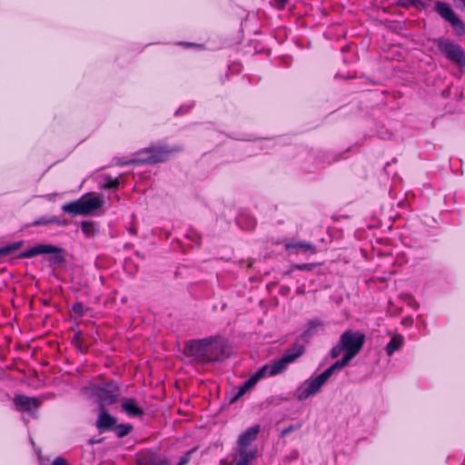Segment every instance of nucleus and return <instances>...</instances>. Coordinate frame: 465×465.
<instances>
[{
	"instance_id": "nucleus-1",
	"label": "nucleus",
	"mask_w": 465,
	"mask_h": 465,
	"mask_svg": "<svg viewBox=\"0 0 465 465\" xmlns=\"http://www.w3.org/2000/svg\"><path fill=\"white\" fill-rule=\"evenodd\" d=\"M183 353L199 363L220 361L223 359V346L219 336H210L188 341L184 345Z\"/></svg>"
},
{
	"instance_id": "nucleus-2",
	"label": "nucleus",
	"mask_w": 465,
	"mask_h": 465,
	"mask_svg": "<svg viewBox=\"0 0 465 465\" xmlns=\"http://www.w3.org/2000/svg\"><path fill=\"white\" fill-rule=\"evenodd\" d=\"M181 151L182 147L179 145H174L172 147H169L166 144L151 145L147 148H144L137 152L135 154V158L132 159L127 163H124V164H152L160 162H164L168 160L172 154L179 153Z\"/></svg>"
},
{
	"instance_id": "nucleus-3",
	"label": "nucleus",
	"mask_w": 465,
	"mask_h": 465,
	"mask_svg": "<svg viewBox=\"0 0 465 465\" xmlns=\"http://www.w3.org/2000/svg\"><path fill=\"white\" fill-rule=\"evenodd\" d=\"M365 341V335L351 330L344 331L339 342L331 350L332 359L338 358L342 351L351 358H354L361 350Z\"/></svg>"
},
{
	"instance_id": "nucleus-4",
	"label": "nucleus",
	"mask_w": 465,
	"mask_h": 465,
	"mask_svg": "<svg viewBox=\"0 0 465 465\" xmlns=\"http://www.w3.org/2000/svg\"><path fill=\"white\" fill-rule=\"evenodd\" d=\"M260 430V425L256 424L239 435L237 440L239 459L235 460L232 465H250L251 461L255 459L257 450L249 447L257 439Z\"/></svg>"
},
{
	"instance_id": "nucleus-5",
	"label": "nucleus",
	"mask_w": 465,
	"mask_h": 465,
	"mask_svg": "<svg viewBox=\"0 0 465 465\" xmlns=\"http://www.w3.org/2000/svg\"><path fill=\"white\" fill-rule=\"evenodd\" d=\"M91 396L99 405V409L114 404L120 397V387L116 381H110L90 387Z\"/></svg>"
},
{
	"instance_id": "nucleus-6",
	"label": "nucleus",
	"mask_w": 465,
	"mask_h": 465,
	"mask_svg": "<svg viewBox=\"0 0 465 465\" xmlns=\"http://www.w3.org/2000/svg\"><path fill=\"white\" fill-rule=\"evenodd\" d=\"M433 10L442 20L450 24L456 35L461 36L465 35V23L449 3L438 0L434 4Z\"/></svg>"
},
{
	"instance_id": "nucleus-7",
	"label": "nucleus",
	"mask_w": 465,
	"mask_h": 465,
	"mask_svg": "<svg viewBox=\"0 0 465 465\" xmlns=\"http://www.w3.org/2000/svg\"><path fill=\"white\" fill-rule=\"evenodd\" d=\"M103 201L99 197H81L76 201L64 203L62 210L72 215H86L99 209Z\"/></svg>"
},
{
	"instance_id": "nucleus-8",
	"label": "nucleus",
	"mask_w": 465,
	"mask_h": 465,
	"mask_svg": "<svg viewBox=\"0 0 465 465\" xmlns=\"http://www.w3.org/2000/svg\"><path fill=\"white\" fill-rule=\"evenodd\" d=\"M435 43L439 51L446 59L456 64L464 63L465 52L461 45L451 39L444 37L437 38Z\"/></svg>"
},
{
	"instance_id": "nucleus-9",
	"label": "nucleus",
	"mask_w": 465,
	"mask_h": 465,
	"mask_svg": "<svg viewBox=\"0 0 465 465\" xmlns=\"http://www.w3.org/2000/svg\"><path fill=\"white\" fill-rule=\"evenodd\" d=\"M50 253V262L54 264L64 262L63 250L51 244H37L19 253L18 258H31L35 255Z\"/></svg>"
},
{
	"instance_id": "nucleus-10",
	"label": "nucleus",
	"mask_w": 465,
	"mask_h": 465,
	"mask_svg": "<svg viewBox=\"0 0 465 465\" xmlns=\"http://www.w3.org/2000/svg\"><path fill=\"white\" fill-rule=\"evenodd\" d=\"M328 380L329 379L323 372L315 378L306 380L298 388L297 399L299 401H304L309 397L318 393Z\"/></svg>"
},
{
	"instance_id": "nucleus-11",
	"label": "nucleus",
	"mask_w": 465,
	"mask_h": 465,
	"mask_svg": "<svg viewBox=\"0 0 465 465\" xmlns=\"http://www.w3.org/2000/svg\"><path fill=\"white\" fill-rule=\"evenodd\" d=\"M306 349L303 344L294 343L292 346L285 350L282 356L277 360L276 371L282 370L284 372L287 370L288 365L302 357Z\"/></svg>"
},
{
	"instance_id": "nucleus-12",
	"label": "nucleus",
	"mask_w": 465,
	"mask_h": 465,
	"mask_svg": "<svg viewBox=\"0 0 465 465\" xmlns=\"http://www.w3.org/2000/svg\"><path fill=\"white\" fill-rule=\"evenodd\" d=\"M16 411L20 412H31L37 409L41 401L36 397H28L25 395L16 394L13 399Z\"/></svg>"
},
{
	"instance_id": "nucleus-13",
	"label": "nucleus",
	"mask_w": 465,
	"mask_h": 465,
	"mask_svg": "<svg viewBox=\"0 0 465 465\" xmlns=\"http://www.w3.org/2000/svg\"><path fill=\"white\" fill-rule=\"evenodd\" d=\"M117 422L116 418L110 415L105 409H100L96 420V428L100 431L113 430Z\"/></svg>"
},
{
	"instance_id": "nucleus-14",
	"label": "nucleus",
	"mask_w": 465,
	"mask_h": 465,
	"mask_svg": "<svg viewBox=\"0 0 465 465\" xmlns=\"http://www.w3.org/2000/svg\"><path fill=\"white\" fill-rule=\"evenodd\" d=\"M277 360L274 361L272 364H264L260 367L252 375H251V379L255 382V384L262 379L268 376H275L283 372L282 370L276 371Z\"/></svg>"
},
{
	"instance_id": "nucleus-15",
	"label": "nucleus",
	"mask_w": 465,
	"mask_h": 465,
	"mask_svg": "<svg viewBox=\"0 0 465 465\" xmlns=\"http://www.w3.org/2000/svg\"><path fill=\"white\" fill-rule=\"evenodd\" d=\"M122 411L133 418L142 417L144 414L143 408L133 398H126L123 401Z\"/></svg>"
},
{
	"instance_id": "nucleus-16",
	"label": "nucleus",
	"mask_w": 465,
	"mask_h": 465,
	"mask_svg": "<svg viewBox=\"0 0 465 465\" xmlns=\"http://www.w3.org/2000/svg\"><path fill=\"white\" fill-rule=\"evenodd\" d=\"M286 251H292L294 253L311 252L315 253L316 248L313 244L306 242H289L285 244Z\"/></svg>"
},
{
	"instance_id": "nucleus-17",
	"label": "nucleus",
	"mask_w": 465,
	"mask_h": 465,
	"mask_svg": "<svg viewBox=\"0 0 465 465\" xmlns=\"http://www.w3.org/2000/svg\"><path fill=\"white\" fill-rule=\"evenodd\" d=\"M137 465H171L165 459L158 455L149 453L137 460Z\"/></svg>"
},
{
	"instance_id": "nucleus-18",
	"label": "nucleus",
	"mask_w": 465,
	"mask_h": 465,
	"mask_svg": "<svg viewBox=\"0 0 465 465\" xmlns=\"http://www.w3.org/2000/svg\"><path fill=\"white\" fill-rule=\"evenodd\" d=\"M351 359L352 358H351L350 355H346L344 353L343 357L341 360H339L336 362H334L332 365H331L329 368H327L322 372L326 375V377L328 379H330V377L332 375L334 371L342 369L344 366H346L350 362V361Z\"/></svg>"
},
{
	"instance_id": "nucleus-19",
	"label": "nucleus",
	"mask_w": 465,
	"mask_h": 465,
	"mask_svg": "<svg viewBox=\"0 0 465 465\" xmlns=\"http://www.w3.org/2000/svg\"><path fill=\"white\" fill-rule=\"evenodd\" d=\"M255 386V382L249 377L239 387L237 392L231 399V402H235L238 399L243 396L250 389Z\"/></svg>"
},
{
	"instance_id": "nucleus-20",
	"label": "nucleus",
	"mask_w": 465,
	"mask_h": 465,
	"mask_svg": "<svg viewBox=\"0 0 465 465\" xmlns=\"http://www.w3.org/2000/svg\"><path fill=\"white\" fill-rule=\"evenodd\" d=\"M402 343V338L401 336L391 338L385 347L387 355L391 356L395 351L401 349Z\"/></svg>"
},
{
	"instance_id": "nucleus-21",
	"label": "nucleus",
	"mask_w": 465,
	"mask_h": 465,
	"mask_svg": "<svg viewBox=\"0 0 465 465\" xmlns=\"http://www.w3.org/2000/svg\"><path fill=\"white\" fill-rule=\"evenodd\" d=\"M81 229H82L83 233L87 238L94 236L98 232V229H97L95 223L91 221L82 222Z\"/></svg>"
},
{
	"instance_id": "nucleus-22",
	"label": "nucleus",
	"mask_w": 465,
	"mask_h": 465,
	"mask_svg": "<svg viewBox=\"0 0 465 465\" xmlns=\"http://www.w3.org/2000/svg\"><path fill=\"white\" fill-rule=\"evenodd\" d=\"M133 425L129 423H123L119 425L115 424L113 431H114L118 438H124L127 436L133 430Z\"/></svg>"
},
{
	"instance_id": "nucleus-23",
	"label": "nucleus",
	"mask_w": 465,
	"mask_h": 465,
	"mask_svg": "<svg viewBox=\"0 0 465 465\" xmlns=\"http://www.w3.org/2000/svg\"><path fill=\"white\" fill-rule=\"evenodd\" d=\"M23 245V241L15 242L0 248V256L10 254L17 251Z\"/></svg>"
},
{
	"instance_id": "nucleus-24",
	"label": "nucleus",
	"mask_w": 465,
	"mask_h": 465,
	"mask_svg": "<svg viewBox=\"0 0 465 465\" xmlns=\"http://www.w3.org/2000/svg\"><path fill=\"white\" fill-rule=\"evenodd\" d=\"M398 4L404 7L410 6H421L422 8H426L427 5L421 2L420 0H398Z\"/></svg>"
},
{
	"instance_id": "nucleus-25",
	"label": "nucleus",
	"mask_w": 465,
	"mask_h": 465,
	"mask_svg": "<svg viewBox=\"0 0 465 465\" xmlns=\"http://www.w3.org/2000/svg\"><path fill=\"white\" fill-rule=\"evenodd\" d=\"M316 265V263H299L293 264L292 268L298 271H312Z\"/></svg>"
},
{
	"instance_id": "nucleus-26",
	"label": "nucleus",
	"mask_w": 465,
	"mask_h": 465,
	"mask_svg": "<svg viewBox=\"0 0 465 465\" xmlns=\"http://www.w3.org/2000/svg\"><path fill=\"white\" fill-rule=\"evenodd\" d=\"M48 222H49V224H57V225H61V226L67 225L66 220L60 219L57 216H50V217H48Z\"/></svg>"
},
{
	"instance_id": "nucleus-27",
	"label": "nucleus",
	"mask_w": 465,
	"mask_h": 465,
	"mask_svg": "<svg viewBox=\"0 0 465 465\" xmlns=\"http://www.w3.org/2000/svg\"><path fill=\"white\" fill-rule=\"evenodd\" d=\"M72 310H73L74 313L77 316H83L84 314V308L81 302H75L72 306Z\"/></svg>"
},
{
	"instance_id": "nucleus-28",
	"label": "nucleus",
	"mask_w": 465,
	"mask_h": 465,
	"mask_svg": "<svg viewBox=\"0 0 465 465\" xmlns=\"http://www.w3.org/2000/svg\"><path fill=\"white\" fill-rule=\"evenodd\" d=\"M272 5L275 8H277L278 10H283L287 5V3L289 2V0H272Z\"/></svg>"
},
{
	"instance_id": "nucleus-29",
	"label": "nucleus",
	"mask_w": 465,
	"mask_h": 465,
	"mask_svg": "<svg viewBox=\"0 0 465 465\" xmlns=\"http://www.w3.org/2000/svg\"><path fill=\"white\" fill-rule=\"evenodd\" d=\"M193 450H189L183 457H181L177 465H186L190 460V457H191V454L193 453Z\"/></svg>"
},
{
	"instance_id": "nucleus-30",
	"label": "nucleus",
	"mask_w": 465,
	"mask_h": 465,
	"mask_svg": "<svg viewBox=\"0 0 465 465\" xmlns=\"http://www.w3.org/2000/svg\"><path fill=\"white\" fill-rule=\"evenodd\" d=\"M34 226H41L49 224L48 217H40L35 220L32 223Z\"/></svg>"
},
{
	"instance_id": "nucleus-31",
	"label": "nucleus",
	"mask_w": 465,
	"mask_h": 465,
	"mask_svg": "<svg viewBox=\"0 0 465 465\" xmlns=\"http://www.w3.org/2000/svg\"><path fill=\"white\" fill-rule=\"evenodd\" d=\"M119 185V181L117 178L115 179H111L105 185H104V188H108V189H115L117 188Z\"/></svg>"
},
{
	"instance_id": "nucleus-32",
	"label": "nucleus",
	"mask_w": 465,
	"mask_h": 465,
	"mask_svg": "<svg viewBox=\"0 0 465 465\" xmlns=\"http://www.w3.org/2000/svg\"><path fill=\"white\" fill-rule=\"evenodd\" d=\"M52 465H70L64 458L57 457L54 460Z\"/></svg>"
},
{
	"instance_id": "nucleus-33",
	"label": "nucleus",
	"mask_w": 465,
	"mask_h": 465,
	"mask_svg": "<svg viewBox=\"0 0 465 465\" xmlns=\"http://www.w3.org/2000/svg\"><path fill=\"white\" fill-rule=\"evenodd\" d=\"M294 430V427L293 426H289L288 428H285L283 430H282V434H287V433H290L291 431H292Z\"/></svg>"
},
{
	"instance_id": "nucleus-34",
	"label": "nucleus",
	"mask_w": 465,
	"mask_h": 465,
	"mask_svg": "<svg viewBox=\"0 0 465 465\" xmlns=\"http://www.w3.org/2000/svg\"><path fill=\"white\" fill-rule=\"evenodd\" d=\"M457 5L461 4L465 7V0H453Z\"/></svg>"
}]
</instances>
